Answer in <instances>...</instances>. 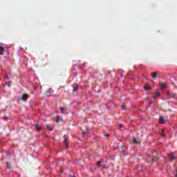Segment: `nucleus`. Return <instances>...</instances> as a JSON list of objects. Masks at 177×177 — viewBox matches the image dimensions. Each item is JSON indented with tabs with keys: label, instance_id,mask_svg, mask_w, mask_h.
<instances>
[{
	"label": "nucleus",
	"instance_id": "obj_3",
	"mask_svg": "<svg viewBox=\"0 0 177 177\" xmlns=\"http://www.w3.org/2000/svg\"><path fill=\"white\" fill-rule=\"evenodd\" d=\"M169 157L170 158V161H174V160L176 159V157L174 156V153H171L169 154Z\"/></svg>",
	"mask_w": 177,
	"mask_h": 177
},
{
	"label": "nucleus",
	"instance_id": "obj_20",
	"mask_svg": "<svg viewBox=\"0 0 177 177\" xmlns=\"http://www.w3.org/2000/svg\"><path fill=\"white\" fill-rule=\"evenodd\" d=\"M47 128H48V129H49L50 131H53V129L50 128V127H49V125H47Z\"/></svg>",
	"mask_w": 177,
	"mask_h": 177
},
{
	"label": "nucleus",
	"instance_id": "obj_9",
	"mask_svg": "<svg viewBox=\"0 0 177 177\" xmlns=\"http://www.w3.org/2000/svg\"><path fill=\"white\" fill-rule=\"evenodd\" d=\"M61 120H62V117L61 116H57V120H56V122L57 123L60 122Z\"/></svg>",
	"mask_w": 177,
	"mask_h": 177
},
{
	"label": "nucleus",
	"instance_id": "obj_5",
	"mask_svg": "<svg viewBox=\"0 0 177 177\" xmlns=\"http://www.w3.org/2000/svg\"><path fill=\"white\" fill-rule=\"evenodd\" d=\"M165 122V120L164 119L163 115H160V124H164Z\"/></svg>",
	"mask_w": 177,
	"mask_h": 177
},
{
	"label": "nucleus",
	"instance_id": "obj_28",
	"mask_svg": "<svg viewBox=\"0 0 177 177\" xmlns=\"http://www.w3.org/2000/svg\"><path fill=\"white\" fill-rule=\"evenodd\" d=\"M152 153H156V151H152Z\"/></svg>",
	"mask_w": 177,
	"mask_h": 177
},
{
	"label": "nucleus",
	"instance_id": "obj_29",
	"mask_svg": "<svg viewBox=\"0 0 177 177\" xmlns=\"http://www.w3.org/2000/svg\"><path fill=\"white\" fill-rule=\"evenodd\" d=\"M2 80V79H1V77H0V81H1Z\"/></svg>",
	"mask_w": 177,
	"mask_h": 177
},
{
	"label": "nucleus",
	"instance_id": "obj_21",
	"mask_svg": "<svg viewBox=\"0 0 177 177\" xmlns=\"http://www.w3.org/2000/svg\"><path fill=\"white\" fill-rule=\"evenodd\" d=\"M4 120H5V121H7V120H9V117L5 116V117H4Z\"/></svg>",
	"mask_w": 177,
	"mask_h": 177
},
{
	"label": "nucleus",
	"instance_id": "obj_12",
	"mask_svg": "<svg viewBox=\"0 0 177 177\" xmlns=\"http://www.w3.org/2000/svg\"><path fill=\"white\" fill-rule=\"evenodd\" d=\"M144 88H145V91H150L151 89V88H150V86H145L144 87Z\"/></svg>",
	"mask_w": 177,
	"mask_h": 177
},
{
	"label": "nucleus",
	"instance_id": "obj_7",
	"mask_svg": "<svg viewBox=\"0 0 177 177\" xmlns=\"http://www.w3.org/2000/svg\"><path fill=\"white\" fill-rule=\"evenodd\" d=\"M160 89H167V84L163 83L160 84Z\"/></svg>",
	"mask_w": 177,
	"mask_h": 177
},
{
	"label": "nucleus",
	"instance_id": "obj_13",
	"mask_svg": "<svg viewBox=\"0 0 177 177\" xmlns=\"http://www.w3.org/2000/svg\"><path fill=\"white\" fill-rule=\"evenodd\" d=\"M133 143H135V145H138L139 143V142H138V140H136V139H135L134 138H133Z\"/></svg>",
	"mask_w": 177,
	"mask_h": 177
},
{
	"label": "nucleus",
	"instance_id": "obj_25",
	"mask_svg": "<svg viewBox=\"0 0 177 177\" xmlns=\"http://www.w3.org/2000/svg\"><path fill=\"white\" fill-rule=\"evenodd\" d=\"M151 103H152L151 101L149 102V106L151 105Z\"/></svg>",
	"mask_w": 177,
	"mask_h": 177
},
{
	"label": "nucleus",
	"instance_id": "obj_16",
	"mask_svg": "<svg viewBox=\"0 0 177 177\" xmlns=\"http://www.w3.org/2000/svg\"><path fill=\"white\" fill-rule=\"evenodd\" d=\"M7 85L9 88H10L12 86V82H7Z\"/></svg>",
	"mask_w": 177,
	"mask_h": 177
},
{
	"label": "nucleus",
	"instance_id": "obj_11",
	"mask_svg": "<svg viewBox=\"0 0 177 177\" xmlns=\"http://www.w3.org/2000/svg\"><path fill=\"white\" fill-rule=\"evenodd\" d=\"M0 55H3V47L0 46Z\"/></svg>",
	"mask_w": 177,
	"mask_h": 177
},
{
	"label": "nucleus",
	"instance_id": "obj_15",
	"mask_svg": "<svg viewBox=\"0 0 177 177\" xmlns=\"http://www.w3.org/2000/svg\"><path fill=\"white\" fill-rule=\"evenodd\" d=\"M98 168H100V167H102V161H99L97 164Z\"/></svg>",
	"mask_w": 177,
	"mask_h": 177
},
{
	"label": "nucleus",
	"instance_id": "obj_4",
	"mask_svg": "<svg viewBox=\"0 0 177 177\" xmlns=\"http://www.w3.org/2000/svg\"><path fill=\"white\" fill-rule=\"evenodd\" d=\"M64 143L66 146V149H67L68 147V144H67V138H66V135L64 136Z\"/></svg>",
	"mask_w": 177,
	"mask_h": 177
},
{
	"label": "nucleus",
	"instance_id": "obj_19",
	"mask_svg": "<svg viewBox=\"0 0 177 177\" xmlns=\"http://www.w3.org/2000/svg\"><path fill=\"white\" fill-rule=\"evenodd\" d=\"M123 127H124V125H122L121 124L118 125L119 129H121V128H123Z\"/></svg>",
	"mask_w": 177,
	"mask_h": 177
},
{
	"label": "nucleus",
	"instance_id": "obj_18",
	"mask_svg": "<svg viewBox=\"0 0 177 177\" xmlns=\"http://www.w3.org/2000/svg\"><path fill=\"white\" fill-rule=\"evenodd\" d=\"M122 110H127V106L125 105H122Z\"/></svg>",
	"mask_w": 177,
	"mask_h": 177
},
{
	"label": "nucleus",
	"instance_id": "obj_22",
	"mask_svg": "<svg viewBox=\"0 0 177 177\" xmlns=\"http://www.w3.org/2000/svg\"><path fill=\"white\" fill-rule=\"evenodd\" d=\"M104 136H106V138H109V136H110V134H104Z\"/></svg>",
	"mask_w": 177,
	"mask_h": 177
},
{
	"label": "nucleus",
	"instance_id": "obj_23",
	"mask_svg": "<svg viewBox=\"0 0 177 177\" xmlns=\"http://www.w3.org/2000/svg\"><path fill=\"white\" fill-rule=\"evenodd\" d=\"M5 78H6V80H9V76L6 75V76L5 77Z\"/></svg>",
	"mask_w": 177,
	"mask_h": 177
},
{
	"label": "nucleus",
	"instance_id": "obj_6",
	"mask_svg": "<svg viewBox=\"0 0 177 177\" xmlns=\"http://www.w3.org/2000/svg\"><path fill=\"white\" fill-rule=\"evenodd\" d=\"M52 93V89L50 88H48L47 91H46V95L47 96H50V94Z\"/></svg>",
	"mask_w": 177,
	"mask_h": 177
},
{
	"label": "nucleus",
	"instance_id": "obj_1",
	"mask_svg": "<svg viewBox=\"0 0 177 177\" xmlns=\"http://www.w3.org/2000/svg\"><path fill=\"white\" fill-rule=\"evenodd\" d=\"M27 97H28V94L24 93L21 97V100L22 102H26V100H27Z\"/></svg>",
	"mask_w": 177,
	"mask_h": 177
},
{
	"label": "nucleus",
	"instance_id": "obj_10",
	"mask_svg": "<svg viewBox=\"0 0 177 177\" xmlns=\"http://www.w3.org/2000/svg\"><path fill=\"white\" fill-rule=\"evenodd\" d=\"M157 72H154L152 73L151 77L153 78H157Z\"/></svg>",
	"mask_w": 177,
	"mask_h": 177
},
{
	"label": "nucleus",
	"instance_id": "obj_17",
	"mask_svg": "<svg viewBox=\"0 0 177 177\" xmlns=\"http://www.w3.org/2000/svg\"><path fill=\"white\" fill-rule=\"evenodd\" d=\"M61 111L63 114H64V113H66V109H64L63 107H61Z\"/></svg>",
	"mask_w": 177,
	"mask_h": 177
},
{
	"label": "nucleus",
	"instance_id": "obj_27",
	"mask_svg": "<svg viewBox=\"0 0 177 177\" xmlns=\"http://www.w3.org/2000/svg\"><path fill=\"white\" fill-rule=\"evenodd\" d=\"M61 173L63 174V169L61 170Z\"/></svg>",
	"mask_w": 177,
	"mask_h": 177
},
{
	"label": "nucleus",
	"instance_id": "obj_14",
	"mask_svg": "<svg viewBox=\"0 0 177 177\" xmlns=\"http://www.w3.org/2000/svg\"><path fill=\"white\" fill-rule=\"evenodd\" d=\"M35 128H36L37 131H41V127L39 126H38V124L35 125Z\"/></svg>",
	"mask_w": 177,
	"mask_h": 177
},
{
	"label": "nucleus",
	"instance_id": "obj_8",
	"mask_svg": "<svg viewBox=\"0 0 177 177\" xmlns=\"http://www.w3.org/2000/svg\"><path fill=\"white\" fill-rule=\"evenodd\" d=\"M160 93H156L153 95V99H156V97H158V96H160Z\"/></svg>",
	"mask_w": 177,
	"mask_h": 177
},
{
	"label": "nucleus",
	"instance_id": "obj_24",
	"mask_svg": "<svg viewBox=\"0 0 177 177\" xmlns=\"http://www.w3.org/2000/svg\"><path fill=\"white\" fill-rule=\"evenodd\" d=\"M151 161H152V162H154L156 161V160H154V158H152Z\"/></svg>",
	"mask_w": 177,
	"mask_h": 177
},
{
	"label": "nucleus",
	"instance_id": "obj_26",
	"mask_svg": "<svg viewBox=\"0 0 177 177\" xmlns=\"http://www.w3.org/2000/svg\"><path fill=\"white\" fill-rule=\"evenodd\" d=\"M161 135H162V136H165V135H164L163 133H162Z\"/></svg>",
	"mask_w": 177,
	"mask_h": 177
},
{
	"label": "nucleus",
	"instance_id": "obj_2",
	"mask_svg": "<svg viewBox=\"0 0 177 177\" xmlns=\"http://www.w3.org/2000/svg\"><path fill=\"white\" fill-rule=\"evenodd\" d=\"M80 89V86L78 84H75L74 86H73V92H78Z\"/></svg>",
	"mask_w": 177,
	"mask_h": 177
}]
</instances>
